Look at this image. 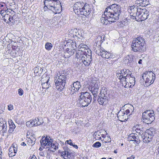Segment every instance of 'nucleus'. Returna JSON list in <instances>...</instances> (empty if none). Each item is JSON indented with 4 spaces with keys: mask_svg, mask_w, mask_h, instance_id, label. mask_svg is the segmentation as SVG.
Returning a JSON list of instances; mask_svg holds the SVG:
<instances>
[{
    "mask_svg": "<svg viewBox=\"0 0 159 159\" xmlns=\"http://www.w3.org/2000/svg\"><path fill=\"white\" fill-rule=\"evenodd\" d=\"M8 20L10 22H11V21L13 20V17H12L11 16H9Z\"/></svg>",
    "mask_w": 159,
    "mask_h": 159,
    "instance_id": "nucleus-53",
    "label": "nucleus"
},
{
    "mask_svg": "<svg viewBox=\"0 0 159 159\" xmlns=\"http://www.w3.org/2000/svg\"><path fill=\"white\" fill-rule=\"evenodd\" d=\"M121 8L120 6L115 4L108 6L100 19L101 23L103 25H107L108 23L116 22L120 16Z\"/></svg>",
    "mask_w": 159,
    "mask_h": 159,
    "instance_id": "nucleus-1",
    "label": "nucleus"
},
{
    "mask_svg": "<svg viewBox=\"0 0 159 159\" xmlns=\"http://www.w3.org/2000/svg\"><path fill=\"white\" fill-rule=\"evenodd\" d=\"M100 134L101 132L99 131H95L93 136L96 139H96L97 136H100Z\"/></svg>",
    "mask_w": 159,
    "mask_h": 159,
    "instance_id": "nucleus-45",
    "label": "nucleus"
},
{
    "mask_svg": "<svg viewBox=\"0 0 159 159\" xmlns=\"http://www.w3.org/2000/svg\"><path fill=\"white\" fill-rule=\"evenodd\" d=\"M101 146V143L99 142H97L92 145V147L93 148H98Z\"/></svg>",
    "mask_w": 159,
    "mask_h": 159,
    "instance_id": "nucleus-38",
    "label": "nucleus"
},
{
    "mask_svg": "<svg viewBox=\"0 0 159 159\" xmlns=\"http://www.w3.org/2000/svg\"><path fill=\"white\" fill-rule=\"evenodd\" d=\"M129 108H130V109H127L125 111V114H126V115H127L129 113H130V112H131L132 111L133 109H134V107L131 105H129Z\"/></svg>",
    "mask_w": 159,
    "mask_h": 159,
    "instance_id": "nucleus-33",
    "label": "nucleus"
},
{
    "mask_svg": "<svg viewBox=\"0 0 159 159\" xmlns=\"http://www.w3.org/2000/svg\"><path fill=\"white\" fill-rule=\"evenodd\" d=\"M21 145L25 146L26 145V144L24 142H22L21 144Z\"/></svg>",
    "mask_w": 159,
    "mask_h": 159,
    "instance_id": "nucleus-61",
    "label": "nucleus"
},
{
    "mask_svg": "<svg viewBox=\"0 0 159 159\" xmlns=\"http://www.w3.org/2000/svg\"><path fill=\"white\" fill-rule=\"evenodd\" d=\"M77 30L76 29H74L73 30H71L70 32V33L71 34H73V36H76L77 35V33L76 32V31H77Z\"/></svg>",
    "mask_w": 159,
    "mask_h": 159,
    "instance_id": "nucleus-42",
    "label": "nucleus"
},
{
    "mask_svg": "<svg viewBox=\"0 0 159 159\" xmlns=\"http://www.w3.org/2000/svg\"><path fill=\"white\" fill-rule=\"evenodd\" d=\"M145 41L143 38L138 37L132 42L131 45L132 50L134 52H142L145 50Z\"/></svg>",
    "mask_w": 159,
    "mask_h": 159,
    "instance_id": "nucleus-3",
    "label": "nucleus"
},
{
    "mask_svg": "<svg viewBox=\"0 0 159 159\" xmlns=\"http://www.w3.org/2000/svg\"><path fill=\"white\" fill-rule=\"evenodd\" d=\"M43 5L44 11L48 9L56 14L59 13L62 11L61 3L58 0H44Z\"/></svg>",
    "mask_w": 159,
    "mask_h": 159,
    "instance_id": "nucleus-2",
    "label": "nucleus"
},
{
    "mask_svg": "<svg viewBox=\"0 0 159 159\" xmlns=\"http://www.w3.org/2000/svg\"><path fill=\"white\" fill-rule=\"evenodd\" d=\"M154 114L153 110H147L143 113L142 119L143 122L151 124L154 120Z\"/></svg>",
    "mask_w": 159,
    "mask_h": 159,
    "instance_id": "nucleus-6",
    "label": "nucleus"
},
{
    "mask_svg": "<svg viewBox=\"0 0 159 159\" xmlns=\"http://www.w3.org/2000/svg\"><path fill=\"white\" fill-rule=\"evenodd\" d=\"M125 63H127V65L128 66H132L133 63V59L130 58H129V57H127L126 59H125Z\"/></svg>",
    "mask_w": 159,
    "mask_h": 159,
    "instance_id": "nucleus-32",
    "label": "nucleus"
},
{
    "mask_svg": "<svg viewBox=\"0 0 159 159\" xmlns=\"http://www.w3.org/2000/svg\"><path fill=\"white\" fill-rule=\"evenodd\" d=\"M84 4L83 2H76L74 5V8H75L76 9H81V7H82L83 6Z\"/></svg>",
    "mask_w": 159,
    "mask_h": 159,
    "instance_id": "nucleus-25",
    "label": "nucleus"
},
{
    "mask_svg": "<svg viewBox=\"0 0 159 159\" xmlns=\"http://www.w3.org/2000/svg\"><path fill=\"white\" fill-rule=\"evenodd\" d=\"M48 79L45 82H43L42 85L43 89H48L49 87V83H48L49 78H48V76L47 77Z\"/></svg>",
    "mask_w": 159,
    "mask_h": 159,
    "instance_id": "nucleus-28",
    "label": "nucleus"
},
{
    "mask_svg": "<svg viewBox=\"0 0 159 159\" xmlns=\"http://www.w3.org/2000/svg\"><path fill=\"white\" fill-rule=\"evenodd\" d=\"M8 109L9 110L11 111L13 109V106L12 105H8Z\"/></svg>",
    "mask_w": 159,
    "mask_h": 159,
    "instance_id": "nucleus-50",
    "label": "nucleus"
},
{
    "mask_svg": "<svg viewBox=\"0 0 159 159\" xmlns=\"http://www.w3.org/2000/svg\"><path fill=\"white\" fill-rule=\"evenodd\" d=\"M134 157L132 155L130 157H129L127 158V159H134Z\"/></svg>",
    "mask_w": 159,
    "mask_h": 159,
    "instance_id": "nucleus-58",
    "label": "nucleus"
},
{
    "mask_svg": "<svg viewBox=\"0 0 159 159\" xmlns=\"http://www.w3.org/2000/svg\"><path fill=\"white\" fill-rule=\"evenodd\" d=\"M18 149L17 145L13 143L9 148L8 155L10 157L15 156L17 153Z\"/></svg>",
    "mask_w": 159,
    "mask_h": 159,
    "instance_id": "nucleus-17",
    "label": "nucleus"
},
{
    "mask_svg": "<svg viewBox=\"0 0 159 159\" xmlns=\"http://www.w3.org/2000/svg\"><path fill=\"white\" fill-rule=\"evenodd\" d=\"M70 51H69L68 52V54H69V55H67L68 57H70V56L73 55L74 53L75 52V49H70Z\"/></svg>",
    "mask_w": 159,
    "mask_h": 159,
    "instance_id": "nucleus-44",
    "label": "nucleus"
},
{
    "mask_svg": "<svg viewBox=\"0 0 159 159\" xmlns=\"http://www.w3.org/2000/svg\"><path fill=\"white\" fill-rule=\"evenodd\" d=\"M58 78L55 80V87L59 91H61L64 89L66 83V78L64 73L58 76Z\"/></svg>",
    "mask_w": 159,
    "mask_h": 159,
    "instance_id": "nucleus-5",
    "label": "nucleus"
},
{
    "mask_svg": "<svg viewBox=\"0 0 159 159\" xmlns=\"http://www.w3.org/2000/svg\"><path fill=\"white\" fill-rule=\"evenodd\" d=\"M154 133L153 129L150 128L147 129L141 136L143 142L145 143H148L151 141Z\"/></svg>",
    "mask_w": 159,
    "mask_h": 159,
    "instance_id": "nucleus-7",
    "label": "nucleus"
},
{
    "mask_svg": "<svg viewBox=\"0 0 159 159\" xmlns=\"http://www.w3.org/2000/svg\"><path fill=\"white\" fill-rule=\"evenodd\" d=\"M81 86L80 83V82L77 81L74 82L72 86L71 85L70 89L71 92V93L73 94L74 93H75L76 92H77L79 90Z\"/></svg>",
    "mask_w": 159,
    "mask_h": 159,
    "instance_id": "nucleus-19",
    "label": "nucleus"
},
{
    "mask_svg": "<svg viewBox=\"0 0 159 159\" xmlns=\"http://www.w3.org/2000/svg\"><path fill=\"white\" fill-rule=\"evenodd\" d=\"M142 62V61L141 59H140L138 61V63L139 64H141Z\"/></svg>",
    "mask_w": 159,
    "mask_h": 159,
    "instance_id": "nucleus-60",
    "label": "nucleus"
},
{
    "mask_svg": "<svg viewBox=\"0 0 159 159\" xmlns=\"http://www.w3.org/2000/svg\"><path fill=\"white\" fill-rule=\"evenodd\" d=\"M43 123V122L40 121V119L38 118H35L34 120H30V121L27 122L26 123V125L29 127H31L33 126H37L41 125Z\"/></svg>",
    "mask_w": 159,
    "mask_h": 159,
    "instance_id": "nucleus-16",
    "label": "nucleus"
},
{
    "mask_svg": "<svg viewBox=\"0 0 159 159\" xmlns=\"http://www.w3.org/2000/svg\"><path fill=\"white\" fill-rule=\"evenodd\" d=\"M146 78L145 82L146 83L152 84L154 82L156 77L155 74L152 71L146 72L143 75L142 77L144 76ZM144 79V78H143Z\"/></svg>",
    "mask_w": 159,
    "mask_h": 159,
    "instance_id": "nucleus-10",
    "label": "nucleus"
},
{
    "mask_svg": "<svg viewBox=\"0 0 159 159\" xmlns=\"http://www.w3.org/2000/svg\"><path fill=\"white\" fill-rule=\"evenodd\" d=\"M9 122L10 127L8 131L10 133H11L13 131L14 129L16 127V126L11 120Z\"/></svg>",
    "mask_w": 159,
    "mask_h": 159,
    "instance_id": "nucleus-27",
    "label": "nucleus"
},
{
    "mask_svg": "<svg viewBox=\"0 0 159 159\" xmlns=\"http://www.w3.org/2000/svg\"><path fill=\"white\" fill-rule=\"evenodd\" d=\"M79 47H80V48L81 49V48H87V46L86 45H80L79 46Z\"/></svg>",
    "mask_w": 159,
    "mask_h": 159,
    "instance_id": "nucleus-49",
    "label": "nucleus"
},
{
    "mask_svg": "<svg viewBox=\"0 0 159 159\" xmlns=\"http://www.w3.org/2000/svg\"><path fill=\"white\" fill-rule=\"evenodd\" d=\"M45 75H43L42 77V78H41V82H43L44 81V78L45 76Z\"/></svg>",
    "mask_w": 159,
    "mask_h": 159,
    "instance_id": "nucleus-56",
    "label": "nucleus"
},
{
    "mask_svg": "<svg viewBox=\"0 0 159 159\" xmlns=\"http://www.w3.org/2000/svg\"><path fill=\"white\" fill-rule=\"evenodd\" d=\"M5 12L7 15H9V14H11V15L14 14V11L11 9H7L6 10Z\"/></svg>",
    "mask_w": 159,
    "mask_h": 159,
    "instance_id": "nucleus-39",
    "label": "nucleus"
},
{
    "mask_svg": "<svg viewBox=\"0 0 159 159\" xmlns=\"http://www.w3.org/2000/svg\"><path fill=\"white\" fill-rule=\"evenodd\" d=\"M104 36L102 37V36H99L97 38V40L99 41V43H101L104 40Z\"/></svg>",
    "mask_w": 159,
    "mask_h": 159,
    "instance_id": "nucleus-41",
    "label": "nucleus"
},
{
    "mask_svg": "<svg viewBox=\"0 0 159 159\" xmlns=\"http://www.w3.org/2000/svg\"><path fill=\"white\" fill-rule=\"evenodd\" d=\"M66 45L67 46H70V49H75L76 47V43L75 42H73L72 41H70L69 42H68L67 43Z\"/></svg>",
    "mask_w": 159,
    "mask_h": 159,
    "instance_id": "nucleus-26",
    "label": "nucleus"
},
{
    "mask_svg": "<svg viewBox=\"0 0 159 159\" xmlns=\"http://www.w3.org/2000/svg\"><path fill=\"white\" fill-rule=\"evenodd\" d=\"M139 8L138 7L134 5L129 7L127 9V11L128 13L130 14V18L137 20V17L138 16V13L139 12Z\"/></svg>",
    "mask_w": 159,
    "mask_h": 159,
    "instance_id": "nucleus-11",
    "label": "nucleus"
},
{
    "mask_svg": "<svg viewBox=\"0 0 159 159\" xmlns=\"http://www.w3.org/2000/svg\"><path fill=\"white\" fill-rule=\"evenodd\" d=\"M107 141H105V143L110 142L111 141V139L110 138H109L108 137V136H107Z\"/></svg>",
    "mask_w": 159,
    "mask_h": 159,
    "instance_id": "nucleus-54",
    "label": "nucleus"
},
{
    "mask_svg": "<svg viewBox=\"0 0 159 159\" xmlns=\"http://www.w3.org/2000/svg\"><path fill=\"white\" fill-rule=\"evenodd\" d=\"M70 48H66V51L67 52H66V53H65V54L66 55L67 54H68V52H69V51H70Z\"/></svg>",
    "mask_w": 159,
    "mask_h": 159,
    "instance_id": "nucleus-55",
    "label": "nucleus"
},
{
    "mask_svg": "<svg viewBox=\"0 0 159 159\" xmlns=\"http://www.w3.org/2000/svg\"><path fill=\"white\" fill-rule=\"evenodd\" d=\"M91 11L89 4L86 3L84 5L83 7L80 9V14L87 16L90 14Z\"/></svg>",
    "mask_w": 159,
    "mask_h": 159,
    "instance_id": "nucleus-14",
    "label": "nucleus"
},
{
    "mask_svg": "<svg viewBox=\"0 0 159 159\" xmlns=\"http://www.w3.org/2000/svg\"><path fill=\"white\" fill-rule=\"evenodd\" d=\"M69 140H66V143H68V144H69Z\"/></svg>",
    "mask_w": 159,
    "mask_h": 159,
    "instance_id": "nucleus-62",
    "label": "nucleus"
},
{
    "mask_svg": "<svg viewBox=\"0 0 159 159\" xmlns=\"http://www.w3.org/2000/svg\"><path fill=\"white\" fill-rule=\"evenodd\" d=\"M94 51L96 54L99 56H101L102 58L106 59L112 58L111 54L106 51L100 45L96 46Z\"/></svg>",
    "mask_w": 159,
    "mask_h": 159,
    "instance_id": "nucleus-8",
    "label": "nucleus"
},
{
    "mask_svg": "<svg viewBox=\"0 0 159 159\" xmlns=\"http://www.w3.org/2000/svg\"><path fill=\"white\" fill-rule=\"evenodd\" d=\"M121 112H119L118 114V118L119 120L121 121H125V120H126V115L125 114V112H122V114H123L124 115H121Z\"/></svg>",
    "mask_w": 159,
    "mask_h": 159,
    "instance_id": "nucleus-23",
    "label": "nucleus"
},
{
    "mask_svg": "<svg viewBox=\"0 0 159 159\" xmlns=\"http://www.w3.org/2000/svg\"><path fill=\"white\" fill-rule=\"evenodd\" d=\"M72 146H73V147L76 149H77L78 148V147L76 145L73 144V145Z\"/></svg>",
    "mask_w": 159,
    "mask_h": 159,
    "instance_id": "nucleus-59",
    "label": "nucleus"
},
{
    "mask_svg": "<svg viewBox=\"0 0 159 159\" xmlns=\"http://www.w3.org/2000/svg\"><path fill=\"white\" fill-rule=\"evenodd\" d=\"M58 144L57 143H53L52 142V144H51L50 146H49L48 147V148H49L48 150L52 151L53 152H54L57 149H58Z\"/></svg>",
    "mask_w": 159,
    "mask_h": 159,
    "instance_id": "nucleus-21",
    "label": "nucleus"
},
{
    "mask_svg": "<svg viewBox=\"0 0 159 159\" xmlns=\"http://www.w3.org/2000/svg\"><path fill=\"white\" fill-rule=\"evenodd\" d=\"M92 99L91 95L88 92L81 93L80 96L79 103L82 107H87Z\"/></svg>",
    "mask_w": 159,
    "mask_h": 159,
    "instance_id": "nucleus-4",
    "label": "nucleus"
},
{
    "mask_svg": "<svg viewBox=\"0 0 159 159\" xmlns=\"http://www.w3.org/2000/svg\"><path fill=\"white\" fill-rule=\"evenodd\" d=\"M107 98V97L104 96V94L102 95V96H100L99 95L98 97L97 101L100 105H103L104 102L106 101Z\"/></svg>",
    "mask_w": 159,
    "mask_h": 159,
    "instance_id": "nucleus-22",
    "label": "nucleus"
},
{
    "mask_svg": "<svg viewBox=\"0 0 159 159\" xmlns=\"http://www.w3.org/2000/svg\"><path fill=\"white\" fill-rule=\"evenodd\" d=\"M43 71V69H41V68H40V69L39 70V72H42Z\"/></svg>",
    "mask_w": 159,
    "mask_h": 159,
    "instance_id": "nucleus-63",
    "label": "nucleus"
},
{
    "mask_svg": "<svg viewBox=\"0 0 159 159\" xmlns=\"http://www.w3.org/2000/svg\"><path fill=\"white\" fill-rule=\"evenodd\" d=\"M125 69H122V70H121L120 71V74L122 75L123 76H124V77L125 78H126V74L125 72V71H124Z\"/></svg>",
    "mask_w": 159,
    "mask_h": 159,
    "instance_id": "nucleus-46",
    "label": "nucleus"
},
{
    "mask_svg": "<svg viewBox=\"0 0 159 159\" xmlns=\"http://www.w3.org/2000/svg\"><path fill=\"white\" fill-rule=\"evenodd\" d=\"M86 52V51L83 52L81 50H79L76 52V58H81V57H82V56L84 55V54H85V52Z\"/></svg>",
    "mask_w": 159,
    "mask_h": 159,
    "instance_id": "nucleus-29",
    "label": "nucleus"
},
{
    "mask_svg": "<svg viewBox=\"0 0 159 159\" xmlns=\"http://www.w3.org/2000/svg\"><path fill=\"white\" fill-rule=\"evenodd\" d=\"M6 123L5 120L0 118V130H1L3 134L6 133L7 131Z\"/></svg>",
    "mask_w": 159,
    "mask_h": 159,
    "instance_id": "nucleus-20",
    "label": "nucleus"
},
{
    "mask_svg": "<svg viewBox=\"0 0 159 159\" xmlns=\"http://www.w3.org/2000/svg\"><path fill=\"white\" fill-rule=\"evenodd\" d=\"M18 94L20 96H22L23 94L24 91L21 89H19L18 90Z\"/></svg>",
    "mask_w": 159,
    "mask_h": 159,
    "instance_id": "nucleus-47",
    "label": "nucleus"
},
{
    "mask_svg": "<svg viewBox=\"0 0 159 159\" xmlns=\"http://www.w3.org/2000/svg\"><path fill=\"white\" fill-rule=\"evenodd\" d=\"M116 76L117 78L120 80L122 84L123 82L125 81V78L121 75L120 72H117L116 73Z\"/></svg>",
    "mask_w": 159,
    "mask_h": 159,
    "instance_id": "nucleus-31",
    "label": "nucleus"
},
{
    "mask_svg": "<svg viewBox=\"0 0 159 159\" xmlns=\"http://www.w3.org/2000/svg\"><path fill=\"white\" fill-rule=\"evenodd\" d=\"M28 159H37L36 156L33 155L32 156H30Z\"/></svg>",
    "mask_w": 159,
    "mask_h": 159,
    "instance_id": "nucleus-51",
    "label": "nucleus"
},
{
    "mask_svg": "<svg viewBox=\"0 0 159 159\" xmlns=\"http://www.w3.org/2000/svg\"><path fill=\"white\" fill-rule=\"evenodd\" d=\"M136 135L137 134L134 133L130 134L128 136V139L129 140V141H134L133 140H134Z\"/></svg>",
    "mask_w": 159,
    "mask_h": 159,
    "instance_id": "nucleus-34",
    "label": "nucleus"
},
{
    "mask_svg": "<svg viewBox=\"0 0 159 159\" xmlns=\"http://www.w3.org/2000/svg\"><path fill=\"white\" fill-rule=\"evenodd\" d=\"M135 130L136 131V133H138L139 135L140 136H142L144 132L143 130L141 129H138V128H136Z\"/></svg>",
    "mask_w": 159,
    "mask_h": 159,
    "instance_id": "nucleus-40",
    "label": "nucleus"
},
{
    "mask_svg": "<svg viewBox=\"0 0 159 159\" xmlns=\"http://www.w3.org/2000/svg\"><path fill=\"white\" fill-rule=\"evenodd\" d=\"M98 93H96V94H94L93 93H92L93 95L94 96L93 98V99L94 101H95L96 100L97 97V96Z\"/></svg>",
    "mask_w": 159,
    "mask_h": 159,
    "instance_id": "nucleus-52",
    "label": "nucleus"
},
{
    "mask_svg": "<svg viewBox=\"0 0 159 159\" xmlns=\"http://www.w3.org/2000/svg\"><path fill=\"white\" fill-rule=\"evenodd\" d=\"M52 139L49 136L46 135L43 136L42 139L40 140V143L41 145L43 147L47 146L48 147L52 144Z\"/></svg>",
    "mask_w": 159,
    "mask_h": 159,
    "instance_id": "nucleus-15",
    "label": "nucleus"
},
{
    "mask_svg": "<svg viewBox=\"0 0 159 159\" xmlns=\"http://www.w3.org/2000/svg\"><path fill=\"white\" fill-rule=\"evenodd\" d=\"M81 60L85 66H89L91 64L92 61V58L91 51L90 50H87L85 52V54H84V55L82 56Z\"/></svg>",
    "mask_w": 159,
    "mask_h": 159,
    "instance_id": "nucleus-9",
    "label": "nucleus"
},
{
    "mask_svg": "<svg viewBox=\"0 0 159 159\" xmlns=\"http://www.w3.org/2000/svg\"><path fill=\"white\" fill-rule=\"evenodd\" d=\"M52 47V44L50 43H47L45 45V48L48 50H50Z\"/></svg>",
    "mask_w": 159,
    "mask_h": 159,
    "instance_id": "nucleus-36",
    "label": "nucleus"
},
{
    "mask_svg": "<svg viewBox=\"0 0 159 159\" xmlns=\"http://www.w3.org/2000/svg\"><path fill=\"white\" fill-rule=\"evenodd\" d=\"M2 151L0 150V157H1L2 156Z\"/></svg>",
    "mask_w": 159,
    "mask_h": 159,
    "instance_id": "nucleus-64",
    "label": "nucleus"
},
{
    "mask_svg": "<svg viewBox=\"0 0 159 159\" xmlns=\"http://www.w3.org/2000/svg\"><path fill=\"white\" fill-rule=\"evenodd\" d=\"M122 84L125 88H132L135 84V78L133 75L125 79V81L123 82Z\"/></svg>",
    "mask_w": 159,
    "mask_h": 159,
    "instance_id": "nucleus-12",
    "label": "nucleus"
},
{
    "mask_svg": "<svg viewBox=\"0 0 159 159\" xmlns=\"http://www.w3.org/2000/svg\"><path fill=\"white\" fill-rule=\"evenodd\" d=\"M61 156L65 159H68L70 158V153L67 151H63L61 152Z\"/></svg>",
    "mask_w": 159,
    "mask_h": 159,
    "instance_id": "nucleus-24",
    "label": "nucleus"
},
{
    "mask_svg": "<svg viewBox=\"0 0 159 159\" xmlns=\"http://www.w3.org/2000/svg\"><path fill=\"white\" fill-rule=\"evenodd\" d=\"M34 73H38L39 72V67H36L34 68Z\"/></svg>",
    "mask_w": 159,
    "mask_h": 159,
    "instance_id": "nucleus-48",
    "label": "nucleus"
},
{
    "mask_svg": "<svg viewBox=\"0 0 159 159\" xmlns=\"http://www.w3.org/2000/svg\"><path fill=\"white\" fill-rule=\"evenodd\" d=\"M36 139L33 136H31L30 138H29L28 142L31 146L33 145L35 143Z\"/></svg>",
    "mask_w": 159,
    "mask_h": 159,
    "instance_id": "nucleus-30",
    "label": "nucleus"
},
{
    "mask_svg": "<svg viewBox=\"0 0 159 159\" xmlns=\"http://www.w3.org/2000/svg\"><path fill=\"white\" fill-rule=\"evenodd\" d=\"M148 11L146 9L139 8V12L137 18L140 19V20H146L149 16Z\"/></svg>",
    "mask_w": 159,
    "mask_h": 159,
    "instance_id": "nucleus-13",
    "label": "nucleus"
},
{
    "mask_svg": "<svg viewBox=\"0 0 159 159\" xmlns=\"http://www.w3.org/2000/svg\"><path fill=\"white\" fill-rule=\"evenodd\" d=\"M134 139V140H133L136 142L137 144H139L140 143V140L139 139V137L138 136L137 134Z\"/></svg>",
    "mask_w": 159,
    "mask_h": 159,
    "instance_id": "nucleus-43",
    "label": "nucleus"
},
{
    "mask_svg": "<svg viewBox=\"0 0 159 159\" xmlns=\"http://www.w3.org/2000/svg\"><path fill=\"white\" fill-rule=\"evenodd\" d=\"M69 141V144L71 146L73 145V143H72V140L71 139H70Z\"/></svg>",
    "mask_w": 159,
    "mask_h": 159,
    "instance_id": "nucleus-57",
    "label": "nucleus"
},
{
    "mask_svg": "<svg viewBox=\"0 0 159 159\" xmlns=\"http://www.w3.org/2000/svg\"><path fill=\"white\" fill-rule=\"evenodd\" d=\"M124 71H125V73L126 74V78H125V79L126 78H129V77H130V76H132L131 72L130 71H129V70L126 69H125Z\"/></svg>",
    "mask_w": 159,
    "mask_h": 159,
    "instance_id": "nucleus-37",
    "label": "nucleus"
},
{
    "mask_svg": "<svg viewBox=\"0 0 159 159\" xmlns=\"http://www.w3.org/2000/svg\"><path fill=\"white\" fill-rule=\"evenodd\" d=\"M99 88V86L98 83L96 82H93L92 83L89 89H90L92 93L96 94L98 93Z\"/></svg>",
    "mask_w": 159,
    "mask_h": 159,
    "instance_id": "nucleus-18",
    "label": "nucleus"
},
{
    "mask_svg": "<svg viewBox=\"0 0 159 159\" xmlns=\"http://www.w3.org/2000/svg\"><path fill=\"white\" fill-rule=\"evenodd\" d=\"M146 1L144 0H137L136 1V3L139 4V6H142L144 5L145 6V4Z\"/></svg>",
    "mask_w": 159,
    "mask_h": 159,
    "instance_id": "nucleus-35",
    "label": "nucleus"
}]
</instances>
